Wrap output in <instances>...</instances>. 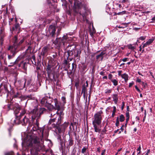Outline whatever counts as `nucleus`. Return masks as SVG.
Here are the masks:
<instances>
[{
    "label": "nucleus",
    "mask_w": 155,
    "mask_h": 155,
    "mask_svg": "<svg viewBox=\"0 0 155 155\" xmlns=\"http://www.w3.org/2000/svg\"><path fill=\"white\" fill-rule=\"evenodd\" d=\"M136 81L140 83L141 82V79H140L138 78H137V80H136Z\"/></svg>",
    "instance_id": "338daca9"
},
{
    "label": "nucleus",
    "mask_w": 155,
    "mask_h": 155,
    "mask_svg": "<svg viewBox=\"0 0 155 155\" xmlns=\"http://www.w3.org/2000/svg\"><path fill=\"white\" fill-rule=\"evenodd\" d=\"M30 143L28 146L34 147L35 151L34 155H39L38 152H43L44 148L40 145V139L37 136H31L30 137Z\"/></svg>",
    "instance_id": "7ed1b4c3"
},
{
    "label": "nucleus",
    "mask_w": 155,
    "mask_h": 155,
    "mask_svg": "<svg viewBox=\"0 0 155 155\" xmlns=\"http://www.w3.org/2000/svg\"><path fill=\"white\" fill-rule=\"evenodd\" d=\"M95 33L94 31H92V30L91 29L90 30V35L91 37H93L94 36V34Z\"/></svg>",
    "instance_id": "8fccbe9b"
},
{
    "label": "nucleus",
    "mask_w": 155,
    "mask_h": 155,
    "mask_svg": "<svg viewBox=\"0 0 155 155\" xmlns=\"http://www.w3.org/2000/svg\"><path fill=\"white\" fill-rule=\"evenodd\" d=\"M48 50V47L46 46L44 47L42 49L41 52V54L43 57L46 56L47 54Z\"/></svg>",
    "instance_id": "4be33fe9"
},
{
    "label": "nucleus",
    "mask_w": 155,
    "mask_h": 155,
    "mask_svg": "<svg viewBox=\"0 0 155 155\" xmlns=\"http://www.w3.org/2000/svg\"><path fill=\"white\" fill-rule=\"evenodd\" d=\"M31 58L33 59V61H32V64H35V57L34 55L32 56Z\"/></svg>",
    "instance_id": "58836bf2"
},
{
    "label": "nucleus",
    "mask_w": 155,
    "mask_h": 155,
    "mask_svg": "<svg viewBox=\"0 0 155 155\" xmlns=\"http://www.w3.org/2000/svg\"><path fill=\"white\" fill-rule=\"evenodd\" d=\"M13 108V110L14 111V114L15 117V120L14 121H17V123H19V119H21V117L23 116L26 113V111L25 110H22L20 113L19 114V113L20 110V107L19 106L15 107Z\"/></svg>",
    "instance_id": "0eeeda50"
},
{
    "label": "nucleus",
    "mask_w": 155,
    "mask_h": 155,
    "mask_svg": "<svg viewBox=\"0 0 155 155\" xmlns=\"http://www.w3.org/2000/svg\"><path fill=\"white\" fill-rule=\"evenodd\" d=\"M135 89L137 90V91L139 92H140V90L138 88L137 86H135Z\"/></svg>",
    "instance_id": "052dcab7"
},
{
    "label": "nucleus",
    "mask_w": 155,
    "mask_h": 155,
    "mask_svg": "<svg viewBox=\"0 0 155 155\" xmlns=\"http://www.w3.org/2000/svg\"><path fill=\"white\" fill-rule=\"evenodd\" d=\"M126 116L127 118H130V115L129 112H127L126 113Z\"/></svg>",
    "instance_id": "13d9d810"
},
{
    "label": "nucleus",
    "mask_w": 155,
    "mask_h": 155,
    "mask_svg": "<svg viewBox=\"0 0 155 155\" xmlns=\"http://www.w3.org/2000/svg\"><path fill=\"white\" fill-rule=\"evenodd\" d=\"M119 121L121 122H122L125 120V117L123 115L121 114L120 116Z\"/></svg>",
    "instance_id": "f704fd0d"
},
{
    "label": "nucleus",
    "mask_w": 155,
    "mask_h": 155,
    "mask_svg": "<svg viewBox=\"0 0 155 155\" xmlns=\"http://www.w3.org/2000/svg\"><path fill=\"white\" fill-rule=\"evenodd\" d=\"M10 47H8L7 48L8 51H9L11 52V54H8V60L9 62H11V60H12L15 56L17 52V51L15 50V48H11Z\"/></svg>",
    "instance_id": "9d476101"
},
{
    "label": "nucleus",
    "mask_w": 155,
    "mask_h": 155,
    "mask_svg": "<svg viewBox=\"0 0 155 155\" xmlns=\"http://www.w3.org/2000/svg\"><path fill=\"white\" fill-rule=\"evenodd\" d=\"M100 74L101 75H104V72L103 71H101L100 72Z\"/></svg>",
    "instance_id": "774afa93"
},
{
    "label": "nucleus",
    "mask_w": 155,
    "mask_h": 155,
    "mask_svg": "<svg viewBox=\"0 0 155 155\" xmlns=\"http://www.w3.org/2000/svg\"><path fill=\"white\" fill-rule=\"evenodd\" d=\"M23 96L21 94L20 92H17L15 93L13 96V97L15 98H19L22 100V98Z\"/></svg>",
    "instance_id": "b1692460"
},
{
    "label": "nucleus",
    "mask_w": 155,
    "mask_h": 155,
    "mask_svg": "<svg viewBox=\"0 0 155 155\" xmlns=\"http://www.w3.org/2000/svg\"><path fill=\"white\" fill-rule=\"evenodd\" d=\"M38 106L36 104L34 108L30 111V114L31 115V118L33 120L36 118L39 119L41 115L43 114L44 111L45 110L44 108L38 109Z\"/></svg>",
    "instance_id": "20e7f679"
},
{
    "label": "nucleus",
    "mask_w": 155,
    "mask_h": 155,
    "mask_svg": "<svg viewBox=\"0 0 155 155\" xmlns=\"http://www.w3.org/2000/svg\"><path fill=\"white\" fill-rule=\"evenodd\" d=\"M3 89H4V93H6L7 94L8 93L9 91L8 90V89L7 88V86L6 84H4L3 85Z\"/></svg>",
    "instance_id": "2f4dec72"
},
{
    "label": "nucleus",
    "mask_w": 155,
    "mask_h": 155,
    "mask_svg": "<svg viewBox=\"0 0 155 155\" xmlns=\"http://www.w3.org/2000/svg\"><path fill=\"white\" fill-rule=\"evenodd\" d=\"M41 103L42 106H45L47 108V97H44L41 100Z\"/></svg>",
    "instance_id": "5701e85b"
},
{
    "label": "nucleus",
    "mask_w": 155,
    "mask_h": 155,
    "mask_svg": "<svg viewBox=\"0 0 155 155\" xmlns=\"http://www.w3.org/2000/svg\"><path fill=\"white\" fill-rule=\"evenodd\" d=\"M128 60V58H123V59L120 60H119V61H118V63H120V62H121L122 61H123V62H125Z\"/></svg>",
    "instance_id": "a18cd8bd"
},
{
    "label": "nucleus",
    "mask_w": 155,
    "mask_h": 155,
    "mask_svg": "<svg viewBox=\"0 0 155 155\" xmlns=\"http://www.w3.org/2000/svg\"><path fill=\"white\" fill-rule=\"evenodd\" d=\"M77 117V114H76V115H75V114H74V116L73 118V121L74 123V124L73 125L72 124V123H71L74 130L75 127L76 130H77V124H78V119L76 118ZM74 134L75 136H76V132H74Z\"/></svg>",
    "instance_id": "dca6fc26"
},
{
    "label": "nucleus",
    "mask_w": 155,
    "mask_h": 155,
    "mask_svg": "<svg viewBox=\"0 0 155 155\" xmlns=\"http://www.w3.org/2000/svg\"><path fill=\"white\" fill-rule=\"evenodd\" d=\"M61 99L62 101L63 102V104H65L66 102V98L64 97H61Z\"/></svg>",
    "instance_id": "de8ad7c7"
},
{
    "label": "nucleus",
    "mask_w": 155,
    "mask_h": 155,
    "mask_svg": "<svg viewBox=\"0 0 155 155\" xmlns=\"http://www.w3.org/2000/svg\"><path fill=\"white\" fill-rule=\"evenodd\" d=\"M139 39L142 40H143L145 39V37L141 36L140 37Z\"/></svg>",
    "instance_id": "bf43d9fd"
},
{
    "label": "nucleus",
    "mask_w": 155,
    "mask_h": 155,
    "mask_svg": "<svg viewBox=\"0 0 155 155\" xmlns=\"http://www.w3.org/2000/svg\"><path fill=\"white\" fill-rule=\"evenodd\" d=\"M54 103L55 107L54 109L55 110H57L58 111L56 112H60V111H62V110H61V103L60 102H58L57 99L55 98L54 100Z\"/></svg>",
    "instance_id": "ddd939ff"
},
{
    "label": "nucleus",
    "mask_w": 155,
    "mask_h": 155,
    "mask_svg": "<svg viewBox=\"0 0 155 155\" xmlns=\"http://www.w3.org/2000/svg\"><path fill=\"white\" fill-rule=\"evenodd\" d=\"M13 18H11L9 19V24L10 25H12L13 23Z\"/></svg>",
    "instance_id": "a19ab883"
},
{
    "label": "nucleus",
    "mask_w": 155,
    "mask_h": 155,
    "mask_svg": "<svg viewBox=\"0 0 155 155\" xmlns=\"http://www.w3.org/2000/svg\"><path fill=\"white\" fill-rule=\"evenodd\" d=\"M103 114L102 111L101 110L96 113L94 116V119L93 121V124L100 125L101 122L102 117L101 115Z\"/></svg>",
    "instance_id": "6e6552de"
},
{
    "label": "nucleus",
    "mask_w": 155,
    "mask_h": 155,
    "mask_svg": "<svg viewBox=\"0 0 155 155\" xmlns=\"http://www.w3.org/2000/svg\"><path fill=\"white\" fill-rule=\"evenodd\" d=\"M77 68V64L76 63V61H74V62H73L72 64V70H71V71L72 72H74L76 70V69Z\"/></svg>",
    "instance_id": "a878e982"
},
{
    "label": "nucleus",
    "mask_w": 155,
    "mask_h": 155,
    "mask_svg": "<svg viewBox=\"0 0 155 155\" xmlns=\"http://www.w3.org/2000/svg\"><path fill=\"white\" fill-rule=\"evenodd\" d=\"M121 77L124 79L125 82H127L128 80V75L126 73L121 75Z\"/></svg>",
    "instance_id": "cd10ccee"
},
{
    "label": "nucleus",
    "mask_w": 155,
    "mask_h": 155,
    "mask_svg": "<svg viewBox=\"0 0 155 155\" xmlns=\"http://www.w3.org/2000/svg\"><path fill=\"white\" fill-rule=\"evenodd\" d=\"M113 101H114L115 104H117V101L118 100L117 95V94H113Z\"/></svg>",
    "instance_id": "c85d7f7f"
},
{
    "label": "nucleus",
    "mask_w": 155,
    "mask_h": 155,
    "mask_svg": "<svg viewBox=\"0 0 155 155\" xmlns=\"http://www.w3.org/2000/svg\"><path fill=\"white\" fill-rule=\"evenodd\" d=\"M28 98V100H34L35 99V97L34 96V94H30L27 95H25L23 96L22 99V100H24Z\"/></svg>",
    "instance_id": "6ab92c4d"
},
{
    "label": "nucleus",
    "mask_w": 155,
    "mask_h": 155,
    "mask_svg": "<svg viewBox=\"0 0 155 155\" xmlns=\"http://www.w3.org/2000/svg\"><path fill=\"white\" fill-rule=\"evenodd\" d=\"M69 52L68 51L67 53H65L64 54V60L63 62V64L65 67L67 68L70 67V64L69 63Z\"/></svg>",
    "instance_id": "f8f14e48"
},
{
    "label": "nucleus",
    "mask_w": 155,
    "mask_h": 155,
    "mask_svg": "<svg viewBox=\"0 0 155 155\" xmlns=\"http://www.w3.org/2000/svg\"><path fill=\"white\" fill-rule=\"evenodd\" d=\"M121 2L123 3L129 4L130 2L129 0H122Z\"/></svg>",
    "instance_id": "37998d69"
},
{
    "label": "nucleus",
    "mask_w": 155,
    "mask_h": 155,
    "mask_svg": "<svg viewBox=\"0 0 155 155\" xmlns=\"http://www.w3.org/2000/svg\"><path fill=\"white\" fill-rule=\"evenodd\" d=\"M36 72H37V76H38L40 75L39 71V70L41 71L40 67L39 65V64H38V65H37V66L36 67Z\"/></svg>",
    "instance_id": "72a5a7b5"
},
{
    "label": "nucleus",
    "mask_w": 155,
    "mask_h": 155,
    "mask_svg": "<svg viewBox=\"0 0 155 155\" xmlns=\"http://www.w3.org/2000/svg\"><path fill=\"white\" fill-rule=\"evenodd\" d=\"M20 58L19 57H18L14 62H10V64H11V66H12L18 63V61L20 60Z\"/></svg>",
    "instance_id": "7c9ffc66"
},
{
    "label": "nucleus",
    "mask_w": 155,
    "mask_h": 155,
    "mask_svg": "<svg viewBox=\"0 0 155 155\" xmlns=\"http://www.w3.org/2000/svg\"><path fill=\"white\" fill-rule=\"evenodd\" d=\"M124 106H125V104H124V102H122V105L121 107V109L122 110H123L124 107Z\"/></svg>",
    "instance_id": "680f3d73"
},
{
    "label": "nucleus",
    "mask_w": 155,
    "mask_h": 155,
    "mask_svg": "<svg viewBox=\"0 0 155 155\" xmlns=\"http://www.w3.org/2000/svg\"><path fill=\"white\" fill-rule=\"evenodd\" d=\"M94 128V131L96 132L100 133L101 129V127L100 125H98L97 124H93Z\"/></svg>",
    "instance_id": "412c9836"
},
{
    "label": "nucleus",
    "mask_w": 155,
    "mask_h": 155,
    "mask_svg": "<svg viewBox=\"0 0 155 155\" xmlns=\"http://www.w3.org/2000/svg\"><path fill=\"white\" fill-rule=\"evenodd\" d=\"M105 54V52H104V51H102L100 53V54L101 56V57H102V56L104 55V54Z\"/></svg>",
    "instance_id": "e2e57ef3"
},
{
    "label": "nucleus",
    "mask_w": 155,
    "mask_h": 155,
    "mask_svg": "<svg viewBox=\"0 0 155 155\" xmlns=\"http://www.w3.org/2000/svg\"><path fill=\"white\" fill-rule=\"evenodd\" d=\"M74 1V6L73 7V10L75 12L74 15H76L78 13V1L73 0Z\"/></svg>",
    "instance_id": "aec40b11"
},
{
    "label": "nucleus",
    "mask_w": 155,
    "mask_h": 155,
    "mask_svg": "<svg viewBox=\"0 0 155 155\" xmlns=\"http://www.w3.org/2000/svg\"><path fill=\"white\" fill-rule=\"evenodd\" d=\"M47 100L48 103L47 105H48L47 106V108L49 110H52L54 108V106L53 105L51 104L52 103L54 102V99L50 97H47Z\"/></svg>",
    "instance_id": "2eb2a0df"
},
{
    "label": "nucleus",
    "mask_w": 155,
    "mask_h": 155,
    "mask_svg": "<svg viewBox=\"0 0 155 155\" xmlns=\"http://www.w3.org/2000/svg\"><path fill=\"white\" fill-rule=\"evenodd\" d=\"M106 132L107 130H106V126H105L104 127V129L102 130L101 132L105 134H106Z\"/></svg>",
    "instance_id": "09e8293b"
},
{
    "label": "nucleus",
    "mask_w": 155,
    "mask_h": 155,
    "mask_svg": "<svg viewBox=\"0 0 155 155\" xmlns=\"http://www.w3.org/2000/svg\"><path fill=\"white\" fill-rule=\"evenodd\" d=\"M2 92H4L3 89V85L2 84L0 85V93Z\"/></svg>",
    "instance_id": "c03bdc74"
},
{
    "label": "nucleus",
    "mask_w": 155,
    "mask_h": 155,
    "mask_svg": "<svg viewBox=\"0 0 155 155\" xmlns=\"http://www.w3.org/2000/svg\"><path fill=\"white\" fill-rule=\"evenodd\" d=\"M105 150H104L102 151V152L101 154V155H104L105 152Z\"/></svg>",
    "instance_id": "69168bd1"
},
{
    "label": "nucleus",
    "mask_w": 155,
    "mask_h": 155,
    "mask_svg": "<svg viewBox=\"0 0 155 155\" xmlns=\"http://www.w3.org/2000/svg\"><path fill=\"white\" fill-rule=\"evenodd\" d=\"M119 117H117L116 120V123H115V125L116 127H118L119 125Z\"/></svg>",
    "instance_id": "79ce46f5"
},
{
    "label": "nucleus",
    "mask_w": 155,
    "mask_h": 155,
    "mask_svg": "<svg viewBox=\"0 0 155 155\" xmlns=\"http://www.w3.org/2000/svg\"><path fill=\"white\" fill-rule=\"evenodd\" d=\"M155 38L154 37H152V38L149 39L145 43H142V48H144L145 47H146L150 45L154 41Z\"/></svg>",
    "instance_id": "f3484780"
},
{
    "label": "nucleus",
    "mask_w": 155,
    "mask_h": 155,
    "mask_svg": "<svg viewBox=\"0 0 155 155\" xmlns=\"http://www.w3.org/2000/svg\"><path fill=\"white\" fill-rule=\"evenodd\" d=\"M12 105L11 104H8V107L9 110L12 109Z\"/></svg>",
    "instance_id": "4d7b16f0"
},
{
    "label": "nucleus",
    "mask_w": 155,
    "mask_h": 155,
    "mask_svg": "<svg viewBox=\"0 0 155 155\" xmlns=\"http://www.w3.org/2000/svg\"><path fill=\"white\" fill-rule=\"evenodd\" d=\"M113 83V85L115 86H117L118 85V81L116 79H113L111 81Z\"/></svg>",
    "instance_id": "e433bc0d"
},
{
    "label": "nucleus",
    "mask_w": 155,
    "mask_h": 155,
    "mask_svg": "<svg viewBox=\"0 0 155 155\" xmlns=\"http://www.w3.org/2000/svg\"><path fill=\"white\" fill-rule=\"evenodd\" d=\"M4 40L3 37L2 36H1L0 38V44L1 45H2L3 43V41Z\"/></svg>",
    "instance_id": "864d4df0"
},
{
    "label": "nucleus",
    "mask_w": 155,
    "mask_h": 155,
    "mask_svg": "<svg viewBox=\"0 0 155 155\" xmlns=\"http://www.w3.org/2000/svg\"><path fill=\"white\" fill-rule=\"evenodd\" d=\"M87 150V148L84 147L83 148H82L81 151V152L82 153H84L85 152H86V150Z\"/></svg>",
    "instance_id": "603ef678"
},
{
    "label": "nucleus",
    "mask_w": 155,
    "mask_h": 155,
    "mask_svg": "<svg viewBox=\"0 0 155 155\" xmlns=\"http://www.w3.org/2000/svg\"><path fill=\"white\" fill-rule=\"evenodd\" d=\"M104 134H105L104 133H103L101 132V133L100 135V137L101 139H103L104 137Z\"/></svg>",
    "instance_id": "3c124183"
},
{
    "label": "nucleus",
    "mask_w": 155,
    "mask_h": 155,
    "mask_svg": "<svg viewBox=\"0 0 155 155\" xmlns=\"http://www.w3.org/2000/svg\"><path fill=\"white\" fill-rule=\"evenodd\" d=\"M108 78L110 80V81H111L112 80H113V79H112V78L113 77V75L112 74H109L108 75Z\"/></svg>",
    "instance_id": "5fc2aeb1"
},
{
    "label": "nucleus",
    "mask_w": 155,
    "mask_h": 155,
    "mask_svg": "<svg viewBox=\"0 0 155 155\" xmlns=\"http://www.w3.org/2000/svg\"><path fill=\"white\" fill-rule=\"evenodd\" d=\"M112 90L111 89H107L106 90V91L105 92L106 93H110L111 92Z\"/></svg>",
    "instance_id": "6e6d98bb"
},
{
    "label": "nucleus",
    "mask_w": 155,
    "mask_h": 155,
    "mask_svg": "<svg viewBox=\"0 0 155 155\" xmlns=\"http://www.w3.org/2000/svg\"><path fill=\"white\" fill-rule=\"evenodd\" d=\"M5 155H14V153L13 151H11L5 153Z\"/></svg>",
    "instance_id": "49530a36"
},
{
    "label": "nucleus",
    "mask_w": 155,
    "mask_h": 155,
    "mask_svg": "<svg viewBox=\"0 0 155 155\" xmlns=\"http://www.w3.org/2000/svg\"><path fill=\"white\" fill-rule=\"evenodd\" d=\"M73 144V140L71 139L69 140L68 143H67L66 145L67 147H68L69 146H71Z\"/></svg>",
    "instance_id": "c756f323"
},
{
    "label": "nucleus",
    "mask_w": 155,
    "mask_h": 155,
    "mask_svg": "<svg viewBox=\"0 0 155 155\" xmlns=\"http://www.w3.org/2000/svg\"><path fill=\"white\" fill-rule=\"evenodd\" d=\"M12 33H15L16 35H18L20 32V28L19 25L18 23L15 24V26L12 28Z\"/></svg>",
    "instance_id": "4468645a"
},
{
    "label": "nucleus",
    "mask_w": 155,
    "mask_h": 155,
    "mask_svg": "<svg viewBox=\"0 0 155 155\" xmlns=\"http://www.w3.org/2000/svg\"><path fill=\"white\" fill-rule=\"evenodd\" d=\"M113 112L112 114V117H114L115 115V113L116 111V108L115 106H114L113 107Z\"/></svg>",
    "instance_id": "ea45409f"
},
{
    "label": "nucleus",
    "mask_w": 155,
    "mask_h": 155,
    "mask_svg": "<svg viewBox=\"0 0 155 155\" xmlns=\"http://www.w3.org/2000/svg\"><path fill=\"white\" fill-rule=\"evenodd\" d=\"M127 47L129 49H130L133 50L135 48V47L133 46L131 44H129L128 45Z\"/></svg>",
    "instance_id": "4c0bfd02"
},
{
    "label": "nucleus",
    "mask_w": 155,
    "mask_h": 155,
    "mask_svg": "<svg viewBox=\"0 0 155 155\" xmlns=\"http://www.w3.org/2000/svg\"><path fill=\"white\" fill-rule=\"evenodd\" d=\"M53 66V65L50 64H48L47 66V71L48 76L49 78L51 79H53L54 77V69Z\"/></svg>",
    "instance_id": "1a4fd4ad"
},
{
    "label": "nucleus",
    "mask_w": 155,
    "mask_h": 155,
    "mask_svg": "<svg viewBox=\"0 0 155 155\" xmlns=\"http://www.w3.org/2000/svg\"><path fill=\"white\" fill-rule=\"evenodd\" d=\"M78 12H79V9L80 8H81V9L82 11L83 10V12H81V11L79 13L82 16L83 18V20L85 21L86 20V2L85 0H81V1H78Z\"/></svg>",
    "instance_id": "423d86ee"
},
{
    "label": "nucleus",
    "mask_w": 155,
    "mask_h": 155,
    "mask_svg": "<svg viewBox=\"0 0 155 155\" xmlns=\"http://www.w3.org/2000/svg\"><path fill=\"white\" fill-rule=\"evenodd\" d=\"M28 64V63L22 61L19 64H18V66L19 67H21L24 70L26 71Z\"/></svg>",
    "instance_id": "a211bd4d"
},
{
    "label": "nucleus",
    "mask_w": 155,
    "mask_h": 155,
    "mask_svg": "<svg viewBox=\"0 0 155 155\" xmlns=\"http://www.w3.org/2000/svg\"><path fill=\"white\" fill-rule=\"evenodd\" d=\"M26 82V81H22V80H19L18 81V83L19 84V86L21 87H25V83Z\"/></svg>",
    "instance_id": "393cba45"
},
{
    "label": "nucleus",
    "mask_w": 155,
    "mask_h": 155,
    "mask_svg": "<svg viewBox=\"0 0 155 155\" xmlns=\"http://www.w3.org/2000/svg\"><path fill=\"white\" fill-rule=\"evenodd\" d=\"M24 38H23L19 41L17 35H15L12 38V41L13 44V45L9 46L8 47H11V48H15V50H17V48L24 42Z\"/></svg>",
    "instance_id": "39448f33"
},
{
    "label": "nucleus",
    "mask_w": 155,
    "mask_h": 155,
    "mask_svg": "<svg viewBox=\"0 0 155 155\" xmlns=\"http://www.w3.org/2000/svg\"><path fill=\"white\" fill-rule=\"evenodd\" d=\"M69 123H65L62 125V127L63 128L64 130H65V128L67 127L69 125Z\"/></svg>",
    "instance_id": "c9c22d12"
},
{
    "label": "nucleus",
    "mask_w": 155,
    "mask_h": 155,
    "mask_svg": "<svg viewBox=\"0 0 155 155\" xmlns=\"http://www.w3.org/2000/svg\"><path fill=\"white\" fill-rule=\"evenodd\" d=\"M36 125L37 126V128H35V129H34V128H33V130H40L39 129H40V128H39V123L38 122V120L39 119H38V118H36Z\"/></svg>",
    "instance_id": "473e14b6"
},
{
    "label": "nucleus",
    "mask_w": 155,
    "mask_h": 155,
    "mask_svg": "<svg viewBox=\"0 0 155 155\" xmlns=\"http://www.w3.org/2000/svg\"><path fill=\"white\" fill-rule=\"evenodd\" d=\"M31 47L30 46L28 47V49L26 50V51H27L28 50H30V51H31Z\"/></svg>",
    "instance_id": "0e129e2a"
},
{
    "label": "nucleus",
    "mask_w": 155,
    "mask_h": 155,
    "mask_svg": "<svg viewBox=\"0 0 155 155\" xmlns=\"http://www.w3.org/2000/svg\"><path fill=\"white\" fill-rule=\"evenodd\" d=\"M21 119H19V123H18L17 121H14V123L17 124H21L23 126H26L28 124H30V121L29 119L26 116H25L21 120H20Z\"/></svg>",
    "instance_id": "9b49d317"
},
{
    "label": "nucleus",
    "mask_w": 155,
    "mask_h": 155,
    "mask_svg": "<svg viewBox=\"0 0 155 155\" xmlns=\"http://www.w3.org/2000/svg\"><path fill=\"white\" fill-rule=\"evenodd\" d=\"M64 114L62 111H60V112H56V114H51L52 119H51L48 122V125H50L52 124L51 128H56V131L59 133L61 132V129L59 127V126L61 124L62 121V117Z\"/></svg>",
    "instance_id": "f03ea898"
},
{
    "label": "nucleus",
    "mask_w": 155,
    "mask_h": 155,
    "mask_svg": "<svg viewBox=\"0 0 155 155\" xmlns=\"http://www.w3.org/2000/svg\"><path fill=\"white\" fill-rule=\"evenodd\" d=\"M48 31L49 35L48 38L51 39L53 43L57 46V48L58 50V54L60 55L61 52L62 51V49L64 48L65 43L67 39V36H64L62 38H57L55 40H54L55 36L58 37L59 33L56 34L55 33L56 28L54 25H50L48 29Z\"/></svg>",
    "instance_id": "f257e3e1"
},
{
    "label": "nucleus",
    "mask_w": 155,
    "mask_h": 155,
    "mask_svg": "<svg viewBox=\"0 0 155 155\" xmlns=\"http://www.w3.org/2000/svg\"><path fill=\"white\" fill-rule=\"evenodd\" d=\"M8 130L9 132V134L10 137L11 136V133L13 130V125H12L9 126L8 128Z\"/></svg>",
    "instance_id": "bb28decb"
}]
</instances>
